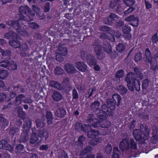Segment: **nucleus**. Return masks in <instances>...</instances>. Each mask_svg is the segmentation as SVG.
<instances>
[{
	"instance_id": "8fccbe9b",
	"label": "nucleus",
	"mask_w": 158,
	"mask_h": 158,
	"mask_svg": "<svg viewBox=\"0 0 158 158\" xmlns=\"http://www.w3.org/2000/svg\"><path fill=\"white\" fill-rule=\"evenodd\" d=\"M18 48L22 51H26L28 49V46L26 42L22 44L20 43V45Z\"/></svg>"
},
{
	"instance_id": "5fc2aeb1",
	"label": "nucleus",
	"mask_w": 158,
	"mask_h": 158,
	"mask_svg": "<svg viewBox=\"0 0 158 158\" xmlns=\"http://www.w3.org/2000/svg\"><path fill=\"white\" fill-rule=\"evenodd\" d=\"M18 113L19 117L22 118H23L26 114L25 112L23 111L22 108H20L18 109Z\"/></svg>"
},
{
	"instance_id": "423d86ee",
	"label": "nucleus",
	"mask_w": 158,
	"mask_h": 158,
	"mask_svg": "<svg viewBox=\"0 0 158 158\" xmlns=\"http://www.w3.org/2000/svg\"><path fill=\"white\" fill-rule=\"evenodd\" d=\"M119 17L118 16L114 13H111L108 17L104 18L103 22L105 24L111 25L116 19H119Z\"/></svg>"
},
{
	"instance_id": "a211bd4d",
	"label": "nucleus",
	"mask_w": 158,
	"mask_h": 158,
	"mask_svg": "<svg viewBox=\"0 0 158 158\" xmlns=\"http://www.w3.org/2000/svg\"><path fill=\"white\" fill-rule=\"evenodd\" d=\"M38 136L41 138H44L45 140H46L49 136V132L45 129L39 130Z\"/></svg>"
},
{
	"instance_id": "20e7f679",
	"label": "nucleus",
	"mask_w": 158,
	"mask_h": 158,
	"mask_svg": "<svg viewBox=\"0 0 158 158\" xmlns=\"http://www.w3.org/2000/svg\"><path fill=\"white\" fill-rule=\"evenodd\" d=\"M143 58L144 61L147 63H150L152 67H153L155 65V62L154 61L155 59H154L149 48L146 49Z\"/></svg>"
},
{
	"instance_id": "473e14b6",
	"label": "nucleus",
	"mask_w": 158,
	"mask_h": 158,
	"mask_svg": "<svg viewBox=\"0 0 158 158\" xmlns=\"http://www.w3.org/2000/svg\"><path fill=\"white\" fill-rule=\"evenodd\" d=\"M111 123L108 120L106 119H104L102 120V122H99V126H100L102 127L103 128H108L110 127Z\"/></svg>"
},
{
	"instance_id": "79ce46f5",
	"label": "nucleus",
	"mask_w": 158,
	"mask_h": 158,
	"mask_svg": "<svg viewBox=\"0 0 158 158\" xmlns=\"http://www.w3.org/2000/svg\"><path fill=\"white\" fill-rule=\"evenodd\" d=\"M35 122L37 128H42L45 125V123L39 119H36Z\"/></svg>"
},
{
	"instance_id": "9b49d317",
	"label": "nucleus",
	"mask_w": 158,
	"mask_h": 158,
	"mask_svg": "<svg viewBox=\"0 0 158 158\" xmlns=\"http://www.w3.org/2000/svg\"><path fill=\"white\" fill-rule=\"evenodd\" d=\"M93 46H95L94 51L96 54L98 56L101 55L103 52L102 47L98 40H96L93 43Z\"/></svg>"
},
{
	"instance_id": "aec40b11",
	"label": "nucleus",
	"mask_w": 158,
	"mask_h": 158,
	"mask_svg": "<svg viewBox=\"0 0 158 158\" xmlns=\"http://www.w3.org/2000/svg\"><path fill=\"white\" fill-rule=\"evenodd\" d=\"M58 50L62 56H66L68 54V50L64 44H60L58 46Z\"/></svg>"
},
{
	"instance_id": "bf43d9fd",
	"label": "nucleus",
	"mask_w": 158,
	"mask_h": 158,
	"mask_svg": "<svg viewBox=\"0 0 158 158\" xmlns=\"http://www.w3.org/2000/svg\"><path fill=\"white\" fill-rule=\"evenodd\" d=\"M123 1L127 6H131L135 3V0H123Z\"/></svg>"
},
{
	"instance_id": "3c124183",
	"label": "nucleus",
	"mask_w": 158,
	"mask_h": 158,
	"mask_svg": "<svg viewBox=\"0 0 158 158\" xmlns=\"http://www.w3.org/2000/svg\"><path fill=\"white\" fill-rule=\"evenodd\" d=\"M110 34H113L116 37L119 38L121 35V33L117 30H113L112 29Z\"/></svg>"
},
{
	"instance_id": "cd10ccee",
	"label": "nucleus",
	"mask_w": 158,
	"mask_h": 158,
	"mask_svg": "<svg viewBox=\"0 0 158 158\" xmlns=\"http://www.w3.org/2000/svg\"><path fill=\"white\" fill-rule=\"evenodd\" d=\"M8 125V121L2 117V115L0 114V127L2 128H4Z\"/></svg>"
},
{
	"instance_id": "bb28decb",
	"label": "nucleus",
	"mask_w": 158,
	"mask_h": 158,
	"mask_svg": "<svg viewBox=\"0 0 158 158\" xmlns=\"http://www.w3.org/2000/svg\"><path fill=\"white\" fill-rule=\"evenodd\" d=\"M17 38L10 40L9 41V44L15 48H18L20 45V42L17 40Z\"/></svg>"
},
{
	"instance_id": "49530a36",
	"label": "nucleus",
	"mask_w": 158,
	"mask_h": 158,
	"mask_svg": "<svg viewBox=\"0 0 158 158\" xmlns=\"http://www.w3.org/2000/svg\"><path fill=\"white\" fill-rule=\"evenodd\" d=\"M58 158H68V157L64 151L61 150L58 153Z\"/></svg>"
},
{
	"instance_id": "a18cd8bd",
	"label": "nucleus",
	"mask_w": 158,
	"mask_h": 158,
	"mask_svg": "<svg viewBox=\"0 0 158 158\" xmlns=\"http://www.w3.org/2000/svg\"><path fill=\"white\" fill-rule=\"evenodd\" d=\"M10 65V62L7 60H4L0 62V66L8 69L9 65Z\"/></svg>"
},
{
	"instance_id": "0e129e2a",
	"label": "nucleus",
	"mask_w": 158,
	"mask_h": 158,
	"mask_svg": "<svg viewBox=\"0 0 158 158\" xmlns=\"http://www.w3.org/2000/svg\"><path fill=\"white\" fill-rule=\"evenodd\" d=\"M105 152L107 154L110 153L112 151V147L110 144H108L105 148Z\"/></svg>"
},
{
	"instance_id": "0eeeda50",
	"label": "nucleus",
	"mask_w": 158,
	"mask_h": 158,
	"mask_svg": "<svg viewBox=\"0 0 158 158\" xmlns=\"http://www.w3.org/2000/svg\"><path fill=\"white\" fill-rule=\"evenodd\" d=\"M127 22H130V24L133 26H137L139 24V19L134 15H132L125 19Z\"/></svg>"
},
{
	"instance_id": "680f3d73",
	"label": "nucleus",
	"mask_w": 158,
	"mask_h": 158,
	"mask_svg": "<svg viewBox=\"0 0 158 158\" xmlns=\"http://www.w3.org/2000/svg\"><path fill=\"white\" fill-rule=\"evenodd\" d=\"M28 26L32 29H37L39 27L38 24L34 22H31L28 23Z\"/></svg>"
},
{
	"instance_id": "72a5a7b5",
	"label": "nucleus",
	"mask_w": 158,
	"mask_h": 158,
	"mask_svg": "<svg viewBox=\"0 0 158 158\" xmlns=\"http://www.w3.org/2000/svg\"><path fill=\"white\" fill-rule=\"evenodd\" d=\"M19 87L18 86H16L14 87V91H15V92H11L9 96H7V99L5 100V102H8L12 98L15 97L16 95V91L19 89Z\"/></svg>"
},
{
	"instance_id": "338daca9",
	"label": "nucleus",
	"mask_w": 158,
	"mask_h": 158,
	"mask_svg": "<svg viewBox=\"0 0 158 158\" xmlns=\"http://www.w3.org/2000/svg\"><path fill=\"white\" fill-rule=\"evenodd\" d=\"M73 98L74 99H77L79 98V95L77 90L75 89L72 90Z\"/></svg>"
},
{
	"instance_id": "c9c22d12",
	"label": "nucleus",
	"mask_w": 158,
	"mask_h": 158,
	"mask_svg": "<svg viewBox=\"0 0 158 158\" xmlns=\"http://www.w3.org/2000/svg\"><path fill=\"white\" fill-rule=\"evenodd\" d=\"M99 30L110 34L112 28L107 26L102 25L99 27Z\"/></svg>"
},
{
	"instance_id": "13d9d810",
	"label": "nucleus",
	"mask_w": 158,
	"mask_h": 158,
	"mask_svg": "<svg viewBox=\"0 0 158 158\" xmlns=\"http://www.w3.org/2000/svg\"><path fill=\"white\" fill-rule=\"evenodd\" d=\"M64 70L60 67H56L55 69V73L56 74L60 75L62 74Z\"/></svg>"
},
{
	"instance_id": "9d476101",
	"label": "nucleus",
	"mask_w": 158,
	"mask_h": 158,
	"mask_svg": "<svg viewBox=\"0 0 158 158\" xmlns=\"http://www.w3.org/2000/svg\"><path fill=\"white\" fill-rule=\"evenodd\" d=\"M105 110H106L102 108V109H99L97 112H95L97 117L99 119H104L106 117L107 115L110 116L112 114V113H109Z\"/></svg>"
},
{
	"instance_id": "a19ab883",
	"label": "nucleus",
	"mask_w": 158,
	"mask_h": 158,
	"mask_svg": "<svg viewBox=\"0 0 158 158\" xmlns=\"http://www.w3.org/2000/svg\"><path fill=\"white\" fill-rule=\"evenodd\" d=\"M1 52L3 57H6V58L8 59L10 58L11 52L10 50H2Z\"/></svg>"
},
{
	"instance_id": "052dcab7",
	"label": "nucleus",
	"mask_w": 158,
	"mask_h": 158,
	"mask_svg": "<svg viewBox=\"0 0 158 158\" xmlns=\"http://www.w3.org/2000/svg\"><path fill=\"white\" fill-rule=\"evenodd\" d=\"M88 56V54L84 50H82L81 51L80 56L82 59L83 60H86Z\"/></svg>"
},
{
	"instance_id": "6e6d98bb",
	"label": "nucleus",
	"mask_w": 158,
	"mask_h": 158,
	"mask_svg": "<svg viewBox=\"0 0 158 158\" xmlns=\"http://www.w3.org/2000/svg\"><path fill=\"white\" fill-rule=\"evenodd\" d=\"M83 146L82 143H79L78 141L75 142L73 145V147L76 150L81 148Z\"/></svg>"
},
{
	"instance_id": "7c9ffc66",
	"label": "nucleus",
	"mask_w": 158,
	"mask_h": 158,
	"mask_svg": "<svg viewBox=\"0 0 158 158\" xmlns=\"http://www.w3.org/2000/svg\"><path fill=\"white\" fill-rule=\"evenodd\" d=\"M131 148H129L130 153H131L132 156L135 154L134 153L133 150H135L136 148V144L134 139H131L130 140Z\"/></svg>"
},
{
	"instance_id": "5701e85b",
	"label": "nucleus",
	"mask_w": 158,
	"mask_h": 158,
	"mask_svg": "<svg viewBox=\"0 0 158 158\" xmlns=\"http://www.w3.org/2000/svg\"><path fill=\"white\" fill-rule=\"evenodd\" d=\"M86 60L88 64L89 65H95L96 64V59L94 56L90 54H88V56Z\"/></svg>"
},
{
	"instance_id": "4d7b16f0",
	"label": "nucleus",
	"mask_w": 158,
	"mask_h": 158,
	"mask_svg": "<svg viewBox=\"0 0 158 158\" xmlns=\"http://www.w3.org/2000/svg\"><path fill=\"white\" fill-rule=\"evenodd\" d=\"M99 37L102 39L104 40L107 38L112 41H115V38L113 36V38L112 39H109V38H108L107 35L104 33H102L101 34V35L99 36Z\"/></svg>"
},
{
	"instance_id": "393cba45",
	"label": "nucleus",
	"mask_w": 158,
	"mask_h": 158,
	"mask_svg": "<svg viewBox=\"0 0 158 158\" xmlns=\"http://www.w3.org/2000/svg\"><path fill=\"white\" fill-rule=\"evenodd\" d=\"M100 105V103L99 101H96L91 104L90 107L93 111L94 112H97L99 109Z\"/></svg>"
},
{
	"instance_id": "58836bf2",
	"label": "nucleus",
	"mask_w": 158,
	"mask_h": 158,
	"mask_svg": "<svg viewBox=\"0 0 158 158\" xmlns=\"http://www.w3.org/2000/svg\"><path fill=\"white\" fill-rule=\"evenodd\" d=\"M112 158H119V155L120 154V152L117 147L114 148Z\"/></svg>"
},
{
	"instance_id": "37998d69",
	"label": "nucleus",
	"mask_w": 158,
	"mask_h": 158,
	"mask_svg": "<svg viewBox=\"0 0 158 158\" xmlns=\"http://www.w3.org/2000/svg\"><path fill=\"white\" fill-rule=\"evenodd\" d=\"M8 75V72L7 71L4 70H1L0 71V78L3 79Z\"/></svg>"
},
{
	"instance_id": "864d4df0",
	"label": "nucleus",
	"mask_w": 158,
	"mask_h": 158,
	"mask_svg": "<svg viewBox=\"0 0 158 158\" xmlns=\"http://www.w3.org/2000/svg\"><path fill=\"white\" fill-rule=\"evenodd\" d=\"M149 84V81L147 79L144 80L142 82V87L143 89H146Z\"/></svg>"
},
{
	"instance_id": "412c9836",
	"label": "nucleus",
	"mask_w": 158,
	"mask_h": 158,
	"mask_svg": "<svg viewBox=\"0 0 158 158\" xmlns=\"http://www.w3.org/2000/svg\"><path fill=\"white\" fill-rule=\"evenodd\" d=\"M25 96L23 94H20L17 96L15 100L13 102V104L15 106H19L23 102V98H25Z\"/></svg>"
},
{
	"instance_id": "2eb2a0df",
	"label": "nucleus",
	"mask_w": 158,
	"mask_h": 158,
	"mask_svg": "<svg viewBox=\"0 0 158 158\" xmlns=\"http://www.w3.org/2000/svg\"><path fill=\"white\" fill-rule=\"evenodd\" d=\"M103 49L105 52L107 54H112V50L111 46L109 42H104L103 44Z\"/></svg>"
},
{
	"instance_id": "39448f33",
	"label": "nucleus",
	"mask_w": 158,
	"mask_h": 158,
	"mask_svg": "<svg viewBox=\"0 0 158 158\" xmlns=\"http://www.w3.org/2000/svg\"><path fill=\"white\" fill-rule=\"evenodd\" d=\"M97 118L95 114H89L87 116L86 122L87 123H90L94 127H98L99 124V121Z\"/></svg>"
},
{
	"instance_id": "e2e57ef3",
	"label": "nucleus",
	"mask_w": 158,
	"mask_h": 158,
	"mask_svg": "<svg viewBox=\"0 0 158 158\" xmlns=\"http://www.w3.org/2000/svg\"><path fill=\"white\" fill-rule=\"evenodd\" d=\"M155 58L156 61V62H155V65L153 67L151 66V68L152 69H153L154 70H158V56L157 55H155Z\"/></svg>"
},
{
	"instance_id": "09e8293b",
	"label": "nucleus",
	"mask_w": 158,
	"mask_h": 158,
	"mask_svg": "<svg viewBox=\"0 0 158 158\" xmlns=\"http://www.w3.org/2000/svg\"><path fill=\"white\" fill-rule=\"evenodd\" d=\"M91 129V126L89 125L84 124L82 125L81 127V131H83L84 132H87L89 131Z\"/></svg>"
},
{
	"instance_id": "e433bc0d",
	"label": "nucleus",
	"mask_w": 158,
	"mask_h": 158,
	"mask_svg": "<svg viewBox=\"0 0 158 158\" xmlns=\"http://www.w3.org/2000/svg\"><path fill=\"white\" fill-rule=\"evenodd\" d=\"M140 130L138 129L134 130L133 132V135L136 140H139L142 138V135Z\"/></svg>"
},
{
	"instance_id": "ea45409f",
	"label": "nucleus",
	"mask_w": 158,
	"mask_h": 158,
	"mask_svg": "<svg viewBox=\"0 0 158 158\" xmlns=\"http://www.w3.org/2000/svg\"><path fill=\"white\" fill-rule=\"evenodd\" d=\"M117 89L119 93L122 94H126L127 91V88L122 85H120L118 87Z\"/></svg>"
},
{
	"instance_id": "774afa93",
	"label": "nucleus",
	"mask_w": 158,
	"mask_h": 158,
	"mask_svg": "<svg viewBox=\"0 0 158 158\" xmlns=\"http://www.w3.org/2000/svg\"><path fill=\"white\" fill-rule=\"evenodd\" d=\"M7 144V142L6 140L3 139L0 141V149L5 148V146Z\"/></svg>"
},
{
	"instance_id": "c85d7f7f",
	"label": "nucleus",
	"mask_w": 158,
	"mask_h": 158,
	"mask_svg": "<svg viewBox=\"0 0 158 158\" xmlns=\"http://www.w3.org/2000/svg\"><path fill=\"white\" fill-rule=\"evenodd\" d=\"M46 117L48 124L49 125L51 124L54 118L52 113L50 111H48L46 114Z\"/></svg>"
},
{
	"instance_id": "b1692460",
	"label": "nucleus",
	"mask_w": 158,
	"mask_h": 158,
	"mask_svg": "<svg viewBox=\"0 0 158 158\" xmlns=\"http://www.w3.org/2000/svg\"><path fill=\"white\" fill-rule=\"evenodd\" d=\"M35 130V129L34 128H32V133L31 135L30 140V143L33 144L36 143L39 139L36 134L34 132Z\"/></svg>"
},
{
	"instance_id": "f704fd0d",
	"label": "nucleus",
	"mask_w": 158,
	"mask_h": 158,
	"mask_svg": "<svg viewBox=\"0 0 158 158\" xmlns=\"http://www.w3.org/2000/svg\"><path fill=\"white\" fill-rule=\"evenodd\" d=\"M99 134L97 130L91 129L88 131L87 136L89 138H93L98 136Z\"/></svg>"
},
{
	"instance_id": "f3484780",
	"label": "nucleus",
	"mask_w": 158,
	"mask_h": 158,
	"mask_svg": "<svg viewBox=\"0 0 158 158\" xmlns=\"http://www.w3.org/2000/svg\"><path fill=\"white\" fill-rule=\"evenodd\" d=\"M134 71L135 73V77L136 79L139 78L142 80L143 77V75L142 73V70L137 67L134 68Z\"/></svg>"
},
{
	"instance_id": "2f4dec72",
	"label": "nucleus",
	"mask_w": 158,
	"mask_h": 158,
	"mask_svg": "<svg viewBox=\"0 0 158 158\" xmlns=\"http://www.w3.org/2000/svg\"><path fill=\"white\" fill-rule=\"evenodd\" d=\"M66 114L65 110L63 109H57L55 112V115L58 117L62 118Z\"/></svg>"
},
{
	"instance_id": "c756f323",
	"label": "nucleus",
	"mask_w": 158,
	"mask_h": 158,
	"mask_svg": "<svg viewBox=\"0 0 158 158\" xmlns=\"http://www.w3.org/2000/svg\"><path fill=\"white\" fill-rule=\"evenodd\" d=\"M4 37L8 39L12 38V39L17 38V35L15 32L10 31L8 33H6L4 35Z\"/></svg>"
},
{
	"instance_id": "1a4fd4ad",
	"label": "nucleus",
	"mask_w": 158,
	"mask_h": 158,
	"mask_svg": "<svg viewBox=\"0 0 158 158\" xmlns=\"http://www.w3.org/2000/svg\"><path fill=\"white\" fill-rule=\"evenodd\" d=\"M64 67L65 71L69 74H73L77 72V70L75 68L74 64L72 63L66 64L64 65Z\"/></svg>"
},
{
	"instance_id": "603ef678",
	"label": "nucleus",
	"mask_w": 158,
	"mask_h": 158,
	"mask_svg": "<svg viewBox=\"0 0 158 158\" xmlns=\"http://www.w3.org/2000/svg\"><path fill=\"white\" fill-rule=\"evenodd\" d=\"M125 48V46L122 44L119 43L116 46V50L119 52L123 51Z\"/></svg>"
},
{
	"instance_id": "c03bdc74",
	"label": "nucleus",
	"mask_w": 158,
	"mask_h": 158,
	"mask_svg": "<svg viewBox=\"0 0 158 158\" xmlns=\"http://www.w3.org/2000/svg\"><path fill=\"white\" fill-rule=\"evenodd\" d=\"M119 0H112L110 3V7L111 9H114L119 4Z\"/></svg>"
},
{
	"instance_id": "ddd939ff",
	"label": "nucleus",
	"mask_w": 158,
	"mask_h": 158,
	"mask_svg": "<svg viewBox=\"0 0 158 158\" xmlns=\"http://www.w3.org/2000/svg\"><path fill=\"white\" fill-rule=\"evenodd\" d=\"M122 31L124 33V36L125 38L130 39L131 37V35L130 34L131 28L129 26H125L122 28Z\"/></svg>"
},
{
	"instance_id": "dca6fc26",
	"label": "nucleus",
	"mask_w": 158,
	"mask_h": 158,
	"mask_svg": "<svg viewBox=\"0 0 158 158\" xmlns=\"http://www.w3.org/2000/svg\"><path fill=\"white\" fill-rule=\"evenodd\" d=\"M53 100L56 102H58L61 100L63 98L62 94L58 91H54L52 95Z\"/></svg>"
},
{
	"instance_id": "7ed1b4c3",
	"label": "nucleus",
	"mask_w": 158,
	"mask_h": 158,
	"mask_svg": "<svg viewBox=\"0 0 158 158\" xmlns=\"http://www.w3.org/2000/svg\"><path fill=\"white\" fill-rule=\"evenodd\" d=\"M116 104L114 102L113 100L111 99H108L107 100L106 104H102L101 108L106 110L109 113H112V111L115 110Z\"/></svg>"
},
{
	"instance_id": "4c0bfd02",
	"label": "nucleus",
	"mask_w": 158,
	"mask_h": 158,
	"mask_svg": "<svg viewBox=\"0 0 158 158\" xmlns=\"http://www.w3.org/2000/svg\"><path fill=\"white\" fill-rule=\"evenodd\" d=\"M113 99L114 102H115V104H116L117 101L118 102V106L120 105L121 102V98L118 94H114L113 96Z\"/></svg>"
},
{
	"instance_id": "de8ad7c7",
	"label": "nucleus",
	"mask_w": 158,
	"mask_h": 158,
	"mask_svg": "<svg viewBox=\"0 0 158 158\" xmlns=\"http://www.w3.org/2000/svg\"><path fill=\"white\" fill-rule=\"evenodd\" d=\"M17 65L16 63L13 61L10 62V65H9L8 69L10 70H16L17 69Z\"/></svg>"
},
{
	"instance_id": "f03ea898",
	"label": "nucleus",
	"mask_w": 158,
	"mask_h": 158,
	"mask_svg": "<svg viewBox=\"0 0 158 158\" xmlns=\"http://www.w3.org/2000/svg\"><path fill=\"white\" fill-rule=\"evenodd\" d=\"M32 123L30 119H27L24 123L22 127V133H21L20 141L21 142L25 143L29 138V132L31 127Z\"/></svg>"
},
{
	"instance_id": "4be33fe9",
	"label": "nucleus",
	"mask_w": 158,
	"mask_h": 158,
	"mask_svg": "<svg viewBox=\"0 0 158 158\" xmlns=\"http://www.w3.org/2000/svg\"><path fill=\"white\" fill-rule=\"evenodd\" d=\"M140 131L145 136H147L149 134L150 130L145 124H141L140 126Z\"/></svg>"
},
{
	"instance_id": "4468645a",
	"label": "nucleus",
	"mask_w": 158,
	"mask_h": 158,
	"mask_svg": "<svg viewBox=\"0 0 158 158\" xmlns=\"http://www.w3.org/2000/svg\"><path fill=\"white\" fill-rule=\"evenodd\" d=\"M76 68L82 72H85L87 69V65L83 62H78L75 64Z\"/></svg>"
},
{
	"instance_id": "6ab92c4d",
	"label": "nucleus",
	"mask_w": 158,
	"mask_h": 158,
	"mask_svg": "<svg viewBox=\"0 0 158 158\" xmlns=\"http://www.w3.org/2000/svg\"><path fill=\"white\" fill-rule=\"evenodd\" d=\"M49 84L51 87H54L59 90H62L63 89V88L61 84L56 81H51L49 82Z\"/></svg>"
},
{
	"instance_id": "69168bd1",
	"label": "nucleus",
	"mask_w": 158,
	"mask_h": 158,
	"mask_svg": "<svg viewBox=\"0 0 158 158\" xmlns=\"http://www.w3.org/2000/svg\"><path fill=\"white\" fill-rule=\"evenodd\" d=\"M135 10V8L132 6H131L127 10L124 12V15H127L128 14L133 12Z\"/></svg>"
},
{
	"instance_id": "a878e982",
	"label": "nucleus",
	"mask_w": 158,
	"mask_h": 158,
	"mask_svg": "<svg viewBox=\"0 0 158 158\" xmlns=\"http://www.w3.org/2000/svg\"><path fill=\"white\" fill-rule=\"evenodd\" d=\"M124 76V71L122 69H120L117 71L115 76V80L119 83L120 81V79L123 77Z\"/></svg>"
},
{
	"instance_id": "f8f14e48",
	"label": "nucleus",
	"mask_w": 158,
	"mask_h": 158,
	"mask_svg": "<svg viewBox=\"0 0 158 158\" xmlns=\"http://www.w3.org/2000/svg\"><path fill=\"white\" fill-rule=\"evenodd\" d=\"M125 80L127 83H132L133 84L135 83L137 80H138L136 79L135 74L132 72H130L127 74L126 77H125Z\"/></svg>"
},
{
	"instance_id": "f257e3e1",
	"label": "nucleus",
	"mask_w": 158,
	"mask_h": 158,
	"mask_svg": "<svg viewBox=\"0 0 158 158\" xmlns=\"http://www.w3.org/2000/svg\"><path fill=\"white\" fill-rule=\"evenodd\" d=\"M19 11L21 15H18L16 17L19 18V21L9 20L6 23L14 27L19 35L23 36H27L28 34L24 29L21 28L20 23H22L21 21L23 20L27 22L32 20L34 14L30 8L27 6H20L19 8Z\"/></svg>"
},
{
	"instance_id": "6e6552de",
	"label": "nucleus",
	"mask_w": 158,
	"mask_h": 158,
	"mask_svg": "<svg viewBox=\"0 0 158 158\" xmlns=\"http://www.w3.org/2000/svg\"><path fill=\"white\" fill-rule=\"evenodd\" d=\"M119 147L122 151H127L130 153V145L128 139H123L121 141L119 144Z\"/></svg>"
}]
</instances>
